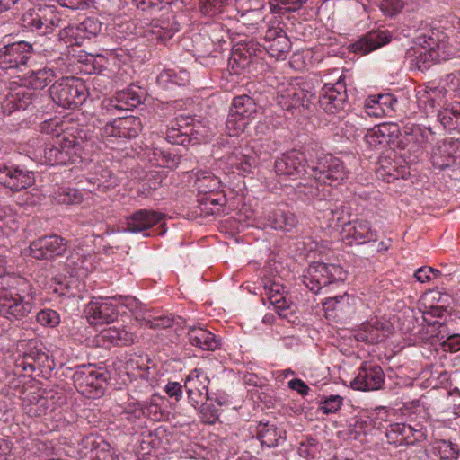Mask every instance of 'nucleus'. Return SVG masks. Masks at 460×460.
<instances>
[{
    "label": "nucleus",
    "mask_w": 460,
    "mask_h": 460,
    "mask_svg": "<svg viewBox=\"0 0 460 460\" xmlns=\"http://www.w3.org/2000/svg\"><path fill=\"white\" fill-rule=\"evenodd\" d=\"M95 135L87 127L71 124L46 144L45 162L49 165L75 164L93 151Z\"/></svg>",
    "instance_id": "1"
},
{
    "label": "nucleus",
    "mask_w": 460,
    "mask_h": 460,
    "mask_svg": "<svg viewBox=\"0 0 460 460\" xmlns=\"http://www.w3.org/2000/svg\"><path fill=\"white\" fill-rule=\"evenodd\" d=\"M54 360L43 343L37 339L23 340L17 345L14 370L17 375L48 378L54 369Z\"/></svg>",
    "instance_id": "2"
},
{
    "label": "nucleus",
    "mask_w": 460,
    "mask_h": 460,
    "mask_svg": "<svg viewBox=\"0 0 460 460\" xmlns=\"http://www.w3.org/2000/svg\"><path fill=\"white\" fill-rule=\"evenodd\" d=\"M446 39L447 36L438 31L417 37L416 46L407 51L411 67L425 71L435 63L447 60L451 54Z\"/></svg>",
    "instance_id": "3"
},
{
    "label": "nucleus",
    "mask_w": 460,
    "mask_h": 460,
    "mask_svg": "<svg viewBox=\"0 0 460 460\" xmlns=\"http://www.w3.org/2000/svg\"><path fill=\"white\" fill-rule=\"evenodd\" d=\"M49 94L58 105L75 110L86 101L88 89L83 79L75 76H63L49 87Z\"/></svg>",
    "instance_id": "4"
},
{
    "label": "nucleus",
    "mask_w": 460,
    "mask_h": 460,
    "mask_svg": "<svg viewBox=\"0 0 460 460\" xmlns=\"http://www.w3.org/2000/svg\"><path fill=\"white\" fill-rule=\"evenodd\" d=\"M315 99L311 84L301 78L289 79L279 85L276 98L277 103L285 111L300 107L308 109Z\"/></svg>",
    "instance_id": "5"
},
{
    "label": "nucleus",
    "mask_w": 460,
    "mask_h": 460,
    "mask_svg": "<svg viewBox=\"0 0 460 460\" xmlns=\"http://www.w3.org/2000/svg\"><path fill=\"white\" fill-rule=\"evenodd\" d=\"M208 129L199 120L191 116H179L167 128L165 140L172 145L188 146L206 139Z\"/></svg>",
    "instance_id": "6"
},
{
    "label": "nucleus",
    "mask_w": 460,
    "mask_h": 460,
    "mask_svg": "<svg viewBox=\"0 0 460 460\" xmlns=\"http://www.w3.org/2000/svg\"><path fill=\"white\" fill-rule=\"evenodd\" d=\"M62 22L57 6L40 4L27 10L21 18V25L27 31L40 35L52 33Z\"/></svg>",
    "instance_id": "7"
},
{
    "label": "nucleus",
    "mask_w": 460,
    "mask_h": 460,
    "mask_svg": "<svg viewBox=\"0 0 460 460\" xmlns=\"http://www.w3.org/2000/svg\"><path fill=\"white\" fill-rule=\"evenodd\" d=\"M169 1L167 0H146V19L150 16L151 22L146 24V39L149 41H166L173 36L170 29L169 18H164V13H169Z\"/></svg>",
    "instance_id": "8"
},
{
    "label": "nucleus",
    "mask_w": 460,
    "mask_h": 460,
    "mask_svg": "<svg viewBox=\"0 0 460 460\" xmlns=\"http://www.w3.org/2000/svg\"><path fill=\"white\" fill-rule=\"evenodd\" d=\"M76 390L86 397H100L104 394L108 371L94 365H80L72 376Z\"/></svg>",
    "instance_id": "9"
},
{
    "label": "nucleus",
    "mask_w": 460,
    "mask_h": 460,
    "mask_svg": "<svg viewBox=\"0 0 460 460\" xmlns=\"http://www.w3.org/2000/svg\"><path fill=\"white\" fill-rule=\"evenodd\" d=\"M256 114L257 104L252 98L245 94L234 97L226 121L228 135L236 137L244 132Z\"/></svg>",
    "instance_id": "10"
},
{
    "label": "nucleus",
    "mask_w": 460,
    "mask_h": 460,
    "mask_svg": "<svg viewBox=\"0 0 460 460\" xmlns=\"http://www.w3.org/2000/svg\"><path fill=\"white\" fill-rule=\"evenodd\" d=\"M345 278L346 272L341 266L314 262L309 266L304 276V283L312 292L317 294L332 284L342 285Z\"/></svg>",
    "instance_id": "11"
},
{
    "label": "nucleus",
    "mask_w": 460,
    "mask_h": 460,
    "mask_svg": "<svg viewBox=\"0 0 460 460\" xmlns=\"http://www.w3.org/2000/svg\"><path fill=\"white\" fill-rule=\"evenodd\" d=\"M35 183V173L11 160H0V187L12 193L26 190Z\"/></svg>",
    "instance_id": "12"
},
{
    "label": "nucleus",
    "mask_w": 460,
    "mask_h": 460,
    "mask_svg": "<svg viewBox=\"0 0 460 460\" xmlns=\"http://www.w3.org/2000/svg\"><path fill=\"white\" fill-rule=\"evenodd\" d=\"M309 169L310 178H313L314 182L330 186L341 184L348 175L343 162L331 155L321 158Z\"/></svg>",
    "instance_id": "13"
},
{
    "label": "nucleus",
    "mask_w": 460,
    "mask_h": 460,
    "mask_svg": "<svg viewBox=\"0 0 460 460\" xmlns=\"http://www.w3.org/2000/svg\"><path fill=\"white\" fill-rule=\"evenodd\" d=\"M320 107L330 114L344 111L349 105L347 86L341 76L334 84H325L318 98Z\"/></svg>",
    "instance_id": "14"
},
{
    "label": "nucleus",
    "mask_w": 460,
    "mask_h": 460,
    "mask_svg": "<svg viewBox=\"0 0 460 460\" xmlns=\"http://www.w3.org/2000/svg\"><path fill=\"white\" fill-rule=\"evenodd\" d=\"M32 53L33 47L27 41L4 44L0 47V69H18L28 63Z\"/></svg>",
    "instance_id": "15"
},
{
    "label": "nucleus",
    "mask_w": 460,
    "mask_h": 460,
    "mask_svg": "<svg viewBox=\"0 0 460 460\" xmlns=\"http://www.w3.org/2000/svg\"><path fill=\"white\" fill-rule=\"evenodd\" d=\"M311 166L306 165L305 155L298 150H291L282 154L275 161V171L277 174L292 179L302 178L305 175L310 177Z\"/></svg>",
    "instance_id": "16"
},
{
    "label": "nucleus",
    "mask_w": 460,
    "mask_h": 460,
    "mask_svg": "<svg viewBox=\"0 0 460 460\" xmlns=\"http://www.w3.org/2000/svg\"><path fill=\"white\" fill-rule=\"evenodd\" d=\"M119 313V305L115 297L92 300L85 310L86 318L91 325L113 323L118 318Z\"/></svg>",
    "instance_id": "17"
},
{
    "label": "nucleus",
    "mask_w": 460,
    "mask_h": 460,
    "mask_svg": "<svg viewBox=\"0 0 460 460\" xmlns=\"http://www.w3.org/2000/svg\"><path fill=\"white\" fill-rule=\"evenodd\" d=\"M29 248L30 255L36 260H53L65 253L67 241L58 234H49L34 240Z\"/></svg>",
    "instance_id": "18"
},
{
    "label": "nucleus",
    "mask_w": 460,
    "mask_h": 460,
    "mask_svg": "<svg viewBox=\"0 0 460 460\" xmlns=\"http://www.w3.org/2000/svg\"><path fill=\"white\" fill-rule=\"evenodd\" d=\"M37 97L38 94L23 84L11 83L8 93L1 102L2 111L6 115L16 111H24Z\"/></svg>",
    "instance_id": "19"
},
{
    "label": "nucleus",
    "mask_w": 460,
    "mask_h": 460,
    "mask_svg": "<svg viewBox=\"0 0 460 460\" xmlns=\"http://www.w3.org/2000/svg\"><path fill=\"white\" fill-rule=\"evenodd\" d=\"M209 383L210 380L203 369L195 368L190 372L185 379L184 388L191 406L197 408L203 400H211L208 394Z\"/></svg>",
    "instance_id": "20"
},
{
    "label": "nucleus",
    "mask_w": 460,
    "mask_h": 460,
    "mask_svg": "<svg viewBox=\"0 0 460 460\" xmlns=\"http://www.w3.org/2000/svg\"><path fill=\"white\" fill-rule=\"evenodd\" d=\"M385 373L380 366L364 362L358 369V374L350 382V386L359 391H374L382 387Z\"/></svg>",
    "instance_id": "21"
},
{
    "label": "nucleus",
    "mask_w": 460,
    "mask_h": 460,
    "mask_svg": "<svg viewBox=\"0 0 460 460\" xmlns=\"http://www.w3.org/2000/svg\"><path fill=\"white\" fill-rule=\"evenodd\" d=\"M59 62L65 64L63 59H59L48 62L42 68L30 70L22 78V84L31 90L44 89L63 73V69L58 66Z\"/></svg>",
    "instance_id": "22"
},
{
    "label": "nucleus",
    "mask_w": 460,
    "mask_h": 460,
    "mask_svg": "<svg viewBox=\"0 0 460 460\" xmlns=\"http://www.w3.org/2000/svg\"><path fill=\"white\" fill-rule=\"evenodd\" d=\"M341 235L349 245L376 242L378 238L377 232L372 228L370 222L365 219L349 221L342 228Z\"/></svg>",
    "instance_id": "23"
},
{
    "label": "nucleus",
    "mask_w": 460,
    "mask_h": 460,
    "mask_svg": "<svg viewBox=\"0 0 460 460\" xmlns=\"http://www.w3.org/2000/svg\"><path fill=\"white\" fill-rule=\"evenodd\" d=\"M316 208V217L320 222L321 227L327 229H338L348 223L346 221L347 212L342 205H337L332 202H323L321 199L314 205Z\"/></svg>",
    "instance_id": "24"
},
{
    "label": "nucleus",
    "mask_w": 460,
    "mask_h": 460,
    "mask_svg": "<svg viewBox=\"0 0 460 460\" xmlns=\"http://www.w3.org/2000/svg\"><path fill=\"white\" fill-rule=\"evenodd\" d=\"M392 39L393 33L388 30H371L352 43L350 49L355 53L367 55L390 43Z\"/></svg>",
    "instance_id": "25"
},
{
    "label": "nucleus",
    "mask_w": 460,
    "mask_h": 460,
    "mask_svg": "<svg viewBox=\"0 0 460 460\" xmlns=\"http://www.w3.org/2000/svg\"><path fill=\"white\" fill-rule=\"evenodd\" d=\"M262 286L264 290L261 293L262 299L267 298L280 317L288 318V314L285 312L290 307V303L287 300L285 287L271 279H262Z\"/></svg>",
    "instance_id": "26"
},
{
    "label": "nucleus",
    "mask_w": 460,
    "mask_h": 460,
    "mask_svg": "<svg viewBox=\"0 0 460 460\" xmlns=\"http://www.w3.org/2000/svg\"><path fill=\"white\" fill-rule=\"evenodd\" d=\"M392 332V326L388 323L377 319L363 323L355 332L358 341L376 344L385 341Z\"/></svg>",
    "instance_id": "27"
},
{
    "label": "nucleus",
    "mask_w": 460,
    "mask_h": 460,
    "mask_svg": "<svg viewBox=\"0 0 460 460\" xmlns=\"http://www.w3.org/2000/svg\"><path fill=\"white\" fill-rule=\"evenodd\" d=\"M400 135L399 126L395 123H384L368 128L365 134V142L373 148L394 144Z\"/></svg>",
    "instance_id": "28"
},
{
    "label": "nucleus",
    "mask_w": 460,
    "mask_h": 460,
    "mask_svg": "<svg viewBox=\"0 0 460 460\" xmlns=\"http://www.w3.org/2000/svg\"><path fill=\"white\" fill-rule=\"evenodd\" d=\"M256 438L261 447H276L287 440V431L280 426L261 420L256 426Z\"/></svg>",
    "instance_id": "29"
},
{
    "label": "nucleus",
    "mask_w": 460,
    "mask_h": 460,
    "mask_svg": "<svg viewBox=\"0 0 460 460\" xmlns=\"http://www.w3.org/2000/svg\"><path fill=\"white\" fill-rule=\"evenodd\" d=\"M228 164L239 173H252L258 164V156L254 150L248 146L235 148L227 158Z\"/></svg>",
    "instance_id": "30"
},
{
    "label": "nucleus",
    "mask_w": 460,
    "mask_h": 460,
    "mask_svg": "<svg viewBox=\"0 0 460 460\" xmlns=\"http://www.w3.org/2000/svg\"><path fill=\"white\" fill-rule=\"evenodd\" d=\"M265 226L275 230L291 233L298 226L296 216L290 211L276 208L269 211L265 217Z\"/></svg>",
    "instance_id": "31"
},
{
    "label": "nucleus",
    "mask_w": 460,
    "mask_h": 460,
    "mask_svg": "<svg viewBox=\"0 0 460 460\" xmlns=\"http://www.w3.org/2000/svg\"><path fill=\"white\" fill-rule=\"evenodd\" d=\"M355 297L347 292L342 295L328 296L323 302V307L327 314L335 317H344L353 312Z\"/></svg>",
    "instance_id": "32"
},
{
    "label": "nucleus",
    "mask_w": 460,
    "mask_h": 460,
    "mask_svg": "<svg viewBox=\"0 0 460 460\" xmlns=\"http://www.w3.org/2000/svg\"><path fill=\"white\" fill-rule=\"evenodd\" d=\"M141 103L140 95L132 88L118 92L107 101L105 108L114 114V111H130Z\"/></svg>",
    "instance_id": "33"
},
{
    "label": "nucleus",
    "mask_w": 460,
    "mask_h": 460,
    "mask_svg": "<svg viewBox=\"0 0 460 460\" xmlns=\"http://www.w3.org/2000/svg\"><path fill=\"white\" fill-rule=\"evenodd\" d=\"M340 128L344 137L349 140H358L362 136L365 137L368 130L366 117L357 113L343 117Z\"/></svg>",
    "instance_id": "34"
},
{
    "label": "nucleus",
    "mask_w": 460,
    "mask_h": 460,
    "mask_svg": "<svg viewBox=\"0 0 460 460\" xmlns=\"http://www.w3.org/2000/svg\"><path fill=\"white\" fill-rule=\"evenodd\" d=\"M50 406V400L40 392H30L22 398V411L30 417L38 418L46 415Z\"/></svg>",
    "instance_id": "35"
},
{
    "label": "nucleus",
    "mask_w": 460,
    "mask_h": 460,
    "mask_svg": "<svg viewBox=\"0 0 460 460\" xmlns=\"http://www.w3.org/2000/svg\"><path fill=\"white\" fill-rule=\"evenodd\" d=\"M188 338L191 345L203 350H215L220 345L219 340L214 333L201 327H190Z\"/></svg>",
    "instance_id": "36"
},
{
    "label": "nucleus",
    "mask_w": 460,
    "mask_h": 460,
    "mask_svg": "<svg viewBox=\"0 0 460 460\" xmlns=\"http://www.w3.org/2000/svg\"><path fill=\"white\" fill-rule=\"evenodd\" d=\"M166 429L163 426H159L153 430H149L147 440L148 451H146V460H157L164 454V437Z\"/></svg>",
    "instance_id": "37"
},
{
    "label": "nucleus",
    "mask_w": 460,
    "mask_h": 460,
    "mask_svg": "<svg viewBox=\"0 0 460 460\" xmlns=\"http://www.w3.org/2000/svg\"><path fill=\"white\" fill-rule=\"evenodd\" d=\"M438 121L444 128L451 130L460 129V102H452L446 103L443 109L438 110L437 115Z\"/></svg>",
    "instance_id": "38"
},
{
    "label": "nucleus",
    "mask_w": 460,
    "mask_h": 460,
    "mask_svg": "<svg viewBox=\"0 0 460 460\" xmlns=\"http://www.w3.org/2000/svg\"><path fill=\"white\" fill-rule=\"evenodd\" d=\"M88 188L90 192L99 191L105 193L117 186V179L108 169L101 167L89 179Z\"/></svg>",
    "instance_id": "39"
},
{
    "label": "nucleus",
    "mask_w": 460,
    "mask_h": 460,
    "mask_svg": "<svg viewBox=\"0 0 460 460\" xmlns=\"http://www.w3.org/2000/svg\"><path fill=\"white\" fill-rule=\"evenodd\" d=\"M66 265L73 268L78 275H84L93 270V255L78 247L73 250L66 258Z\"/></svg>",
    "instance_id": "40"
},
{
    "label": "nucleus",
    "mask_w": 460,
    "mask_h": 460,
    "mask_svg": "<svg viewBox=\"0 0 460 460\" xmlns=\"http://www.w3.org/2000/svg\"><path fill=\"white\" fill-rule=\"evenodd\" d=\"M99 339L103 343L122 347L132 344L135 341V335L124 328L111 327L102 330L99 334Z\"/></svg>",
    "instance_id": "41"
},
{
    "label": "nucleus",
    "mask_w": 460,
    "mask_h": 460,
    "mask_svg": "<svg viewBox=\"0 0 460 460\" xmlns=\"http://www.w3.org/2000/svg\"><path fill=\"white\" fill-rule=\"evenodd\" d=\"M432 327L437 330V337L439 341L441 348L444 351L456 352L460 350V334L449 335L447 332V326L443 322L436 321L432 323Z\"/></svg>",
    "instance_id": "42"
},
{
    "label": "nucleus",
    "mask_w": 460,
    "mask_h": 460,
    "mask_svg": "<svg viewBox=\"0 0 460 460\" xmlns=\"http://www.w3.org/2000/svg\"><path fill=\"white\" fill-rule=\"evenodd\" d=\"M194 186L199 195H207L217 191L221 188V181L209 172L198 173Z\"/></svg>",
    "instance_id": "43"
},
{
    "label": "nucleus",
    "mask_w": 460,
    "mask_h": 460,
    "mask_svg": "<svg viewBox=\"0 0 460 460\" xmlns=\"http://www.w3.org/2000/svg\"><path fill=\"white\" fill-rule=\"evenodd\" d=\"M446 93L447 90L445 88L435 87L426 90L421 96L423 102L426 103V113H436L437 116L438 110L443 109V106L447 103H441Z\"/></svg>",
    "instance_id": "44"
},
{
    "label": "nucleus",
    "mask_w": 460,
    "mask_h": 460,
    "mask_svg": "<svg viewBox=\"0 0 460 460\" xmlns=\"http://www.w3.org/2000/svg\"><path fill=\"white\" fill-rule=\"evenodd\" d=\"M164 178L163 171L151 170L146 172V198L154 191V199H164L163 180Z\"/></svg>",
    "instance_id": "45"
},
{
    "label": "nucleus",
    "mask_w": 460,
    "mask_h": 460,
    "mask_svg": "<svg viewBox=\"0 0 460 460\" xmlns=\"http://www.w3.org/2000/svg\"><path fill=\"white\" fill-rule=\"evenodd\" d=\"M164 215L153 210H146V236L163 235L164 227Z\"/></svg>",
    "instance_id": "46"
},
{
    "label": "nucleus",
    "mask_w": 460,
    "mask_h": 460,
    "mask_svg": "<svg viewBox=\"0 0 460 460\" xmlns=\"http://www.w3.org/2000/svg\"><path fill=\"white\" fill-rule=\"evenodd\" d=\"M265 53L277 59H284L291 49V42L287 34H281L279 39L270 44H264Z\"/></svg>",
    "instance_id": "47"
},
{
    "label": "nucleus",
    "mask_w": 460,
    "mask_h": 460,
    "mask_svg": "<svg viewBox=\"0 0 460 460\" xmlns=\"http://www.w3.org/2000/svg\"><path fill=\"white\" fill-rule=\"evenodd\" d=\"M173 318L164 314L156 315L151 311L146 309V329L154 331L164 330L172 326Z\"/></svg>",
    "instance_id": "48"
},
{
    "label": "nucleus",
    "mask_w": 460,
    "mask_h": 460,
    "mask_svg": "<svg viewBox=\"0 0 460 460\" xmlns=\"http://www.w3.org/2000/svg\"><path fill=\"white\" fill-rule=\"evenodd\" d=\"M146 156L148 158L149 164L156 167H169L172 162L170 154L157 147L146 148Z\"/></svg>",
    "instance_id": "49"
},
{
    "label": "nucleus",
    "mask_w": 460,
    "mask_h": 460,
    "mask_svg": "<svg viewBox=\"0 0 460 460\" xmlns=\"http://www.w3.org/2000/svg\"><path fill=\"white\" fill-rule=\"evenodd\" d=\"M83 199L82 192L79 190L73 188H64L55 195V199L58 204H80L83 201Z\"/></svg>",
    "instance_id": "50"
},
{
    "label": "nucleus",
    "mask_w": 460,
    "mask_h": 460,
    "mask_svg": "<svg viewBox=\"0 0 460 460\" xmlns=\"http://www.w3.org/2000/svg\"><path fill=\"white\" fill-rule=\"evenodd\" d=\"M62 36L66 39V43L70 45L82 46L85 40H88L84 35V31L79 24H69L63 29Z\"/></svg>",
    "instance_id": "51"
},
{
    "label": "nucleus",
    "mask_w": 460,
    "mask_h": 460,
    "mask_svg": "<svg viewBox=\"0 0 460 460\" xmlns=\"http://www.w3.org/2000/svg\"><path fill=\"white\" fill-rule=\"evenodd\" d=\"M199 409L201 420L204 423L214 424L219 418V410L211 400H203L197 407Z\"/></svg>",
    "instance_id": "52"
},
{
    "label": "nucleus",
    "mask_w": 460,
    "mask_h": 460,
    "mask_svg": "<svg viewBox=\"0 0 460 460\" xmlns=\"http://www.w3.org/2000/svg\"><path fill=\"white\" fill-rule=\"evenodd\" d=\"M228 0H200L199 10L202 14L209 17L222 13Z\"/></svg>",
    "instance_id": "53"
},
{
    "label": "nucleus",
    "mask_w": 460,
    "mask_h": 460,
    "mask_svg": "<svg viewBox=\"0 0 460 460\" xmlns=\"http://www.w3.org/2000/svg\"><path fill=\"white\" fill-rule=\"evenodd\" d=\"M36 321L43 327L55 328L60 323V315L53 309L45 308L37 313Z\"/></svg>",
    "instance_id": "54"
},
{
    "label": "nucleus",
    "mask_w": 460,
    "mask_h": 460,
    "mask_svg": "<svg viewBox=\"0 0 460 460\" xmlns=\"http://www.w3.org/2000/svg\"><path fill=\"white\" fill-rule=\"evenodd\" d=\"M318 450V442L313 437H306L301 440L297 448L299 456L306 460L314 459Z\"/></svg>",
    "instance_id": "55"
},
{
    "label": "nucleus",
    "mask_w": 460,
    "mask_h": 460,
    "mask_svg": "<svg viewBox=\"0 0 460 460\" xmlns=\"http://www.w3.org/2000/svg\"><path fill=\"white\" fill-rule=\"evenodd\" d=\"M431 159L434 167L440 170H444L455 163V157L450 154L447 146L435 151Z\"/></svg>",
    "instance_id": "56"
},
{
    "label": "nucleus",
    "mask_w": 460,
    "mask_h": 460,
    "mask_svg": "<svg viewBox=\"0 0 460 460\" xmlns=\"http://www.w3.org/2000/svg\"><path fill=\"white\" fill-rule=\"evenodd\" d=\"M275 4L270 2L271 11L275 13H282L284 11L295 12L300 9L305 0H274Z\"/></svg>",
    "instance_id": "57"
},
{
    "label": "nucleus",
    "mask_w": 460,
    "mask_h": 460,
    "mask_svg": "<svg viewBox=\"0 0 460 460\" xmlns=\"http://www.w3.org/2000/svg\"><path fill=\"white\" fill-rule=\"evenodd\" d=\"M343 398L340 395L323 396L319 410L324 414L336 412L342 405Z\"/></svg>",
    "instance_id": "58"
},
{
    "label": "nucleus",
    "mask_w": 460,
    "mask_h": 460,
    "mask_svg": "<svg viewBox=\"0 0 460 460\" xmlns=\"http://www.w3.org/2000/svg\"><path fill=\"white\" fill-rule=\"evenodd\" d=\"M69 123L62 120L58 117H55L43 121L40 124V130L46 134H55L62 132V129H66V127H70Z\"/></svg>",
    "instance_id": "59"
},
{
    "label": "nucleus",
    "mask_w": 460,
    "mask_h": 460,
    "mask_svg": "<svg viewBox=\"0 0 460 460\" xmlns=\"http://www.w3.org/2000/svg\"><path fill=\"white\" fill-rule=\"evenodd\" d=\"M125 230L135 234L144 231V209H139L126 218Z\"/></svg>",
    "instance_id": "60"
},
{
    "label": "nucleus",
    "mask_w": 460,
    "mask_h": 460,
    "mask_svg": "<svg viewBox=\"0 0 460 460\" xmlns=\"http://www.w3.org/2000/svg\"><path fill=\"white\" fill-rule=\"evenodd\" d=\"M231 60L237 66L238 68L245 69L250 66L253 62L252 58L244 51L242 43L237 44L233 51Z\"/></svg>",
    "instance_id": "61"
},
{
    "label": "nucleus",
    "mask_w": 460,
    "mask_h": 460,
    "mask_svg": "<svg viewBox=\"0 0 460 460\" xmlns=\"http://www.w3.org/2000/svg\"><path fill=\"white\" fill-rule=\"evenodd\" d=\"M405 423H393L390 424L385 431V436L389 443H402L405 441Z\"/></svg>",
    "instance_id": "62"
},
{
    "label": "nucleus",
    "mask_w": 460,
    "mask_h": 460,
    "mask_svg": "<svg viewBox=\"0 0 460 460\" xmlns=\"http://www.w3.org/2000/svg\"><path fill=\"white\" fill-rule=\"evenodd\" d=\"M443 276L438 270L429 266L420 267L414 273V278L420 283L429 282L432 279H440Z\"/></svg>",
    "instance_id": "63"
},
{
    "label": "nucleus",
    "mask_w": 460,
    "mask_h": 460,
    "mask_svg": "<svg viewBox=\"0 0 460 460\" xmlns=\"http://www.w3.org/2000/svg\"><path fill=\"white\" fill-rule=\"evenodd\" d=\"M438 453L442 459H456L459 455L458 446L451 441L443 440L438 446Z\"/></svg>",
    "instance_id": "64"
}]
</instances>
